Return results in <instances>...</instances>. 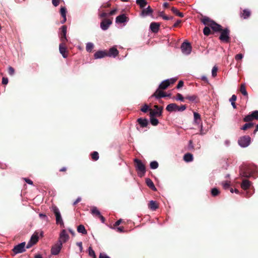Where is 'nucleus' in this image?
Here are the masks:
<instances>
[{"mask_svg": "<svg viewBox=\"0 0 258 258\" xmlns=\"http://www.w3.org/2000/svg\"><path fill=\"white\" fill-rule=\"evenodd\" d=\"M201 21L205 25L210 27L214 32H219L221 33L219 39L224 42L228 43L230 41L229 37L230 30L228 28L222 29V26L216 23L210 18L202 15Z\"/></svg>", "mask_w": 258, "mask_h": 258, "instance_id": "nucleus-1", "label": "nucleus"}, {"mask_svg": "<svg viewBox=\"0 0 258 258\" xmlns=\"http://www.w3.org/2000/svg\"><path fill=\"white\" fill-rule=\"evenodd\" d=\"M135 167L137 171L138 172V175L142 177L144 175L146 172V167L145 165L143 163L141 160L135 158L134 159Z\"/></svg>", "mask_w": 258, "mask_h": 258, "instance_id": "nucleus-2", "label": "nucleus"}, {"mask_svg": "<svg viewBox=\"0 0 258 258\" xmlns=\"http://www.w3.org/2000/svg\"><path fill=\"white\" fill-rule=\"evenodd\" d=\"M50 209L51 211L54 213L55 216L56 224L64 226L62 218L58 208L55 205H53Z\"/></svg>", "mask_w": 258, "mask_h": 258, "instance_id": "nucleus-3", "label": "nucleus"}, {"mask_svg": "<svg viewBox=\"0 0 258 258\" xmlns=\"http://www.w3.org/2000/svg\"><path fill=\"white\" fill-rule=\"evenodd\" d=\"M251 138L248 136H244L241 137L238 140L239 145L242 147H246L250 143Z\"/></svg>", "mask_w": 258, "mask_h": 258, "instance_id": "nucleus-4", "label": "nucleus"}, {"mask_svg": "<svg viewBox=\"0 0 258 258\" xmlns=\"http://www.w3.org/2000/svg\"><path fill=\"white\" fill-rule=\"evenodd\" d=\"M253 120H258V110L252 111L251 113L246 115L243 118L244 122H250Z\"/></svg>", "mask_w": 258, "mask_h": 258, "instance_id": "nucleus-5", "label": "nucleus"}, {"mask_svg": "<svg viewBox=\"0 0 258 258\" xmlns=\"http://www.w3.org/2000/svg\"><path fill=\"white\" fill-rule=\"evenodd\" d=\"M180 48L182 53L186 55L190 54L191 51V46L189 42H187L182 43Z\"/></svg>", "mask_w": 258, "mask_h": 258, "instance_id": "nucleus-6", "label": "nucleus"}, {"mask_svg": "<svg viewBox=\"0 0 258 258\" xmlns=\"http://www.w3.org/2000/svg\"><path fill=\"white\" fill-rule=\"evenodd\" d=\"M25 242H22L16 246L13 249V251L15 254L22 253L25 251Z\"/></svg>", "mask_w": 258, "mask_h": 258, "instance_id": "nucleus-7", "label": "nucleus"}, {"mask_svg": "<svg viewBox=\"0 0 258 258\" xmlns=\"http://www.w3.org/2000/svg\"><path fill=\"white\" fill-rule=\"evenodd\" d=\"M62 246V243L60 242H57L54 245L52 246L51 249V253L52 255L58 254Z\"/></svg>", "mask_w": 258, "mask_h": 258, "instance_id": "nucleus-8", "label": "nucleus"}, {"mask_svg": "<svg viewBox=\"0 0 258 258\" xmlns=\"http://www.w3.org/2000/svg\"><path fill=\"white\" fill-rule=\"evenodd\" d=\"M69 238V235L67 234V231L66 230H62L60 234L59 237V240L58 242H60L61 243H65L66 242Z\"/></svg>", "mask_w": 258, "mask_h": 258, "instance_id": "nucleus-9", "label": "nucleus"}, {"mask_svg": "<svg viewBox=\"0 0 258 258\" xmlns=\"http://www.w3.org/2000/svg\"><path fill=\"white\" fill-rule=\"evenodd\" d=\"M66 43V42H61L59 45V52L62 54L64 58H67L68 57V51L67 50Z\"/></svg>", "mask_w": 258, "mask_h": 258, "instance_id": "nucleus-10", "label": "nucleus"}, {"mask_svg": "<svg viewBox=\"0 0 258 258\" xmlns=\"http://www.w3.org/2000/svg\"><path fill=\"white\" fill-rule=\"evenodd\" d=\"M67 27L66 25H63L61 27V33L60 39L62 42H67L68 41V39L67 38Z\"/></svg>", "mask_w": 258, "mask_h": 258, "instance_id": "nucleus-11", "label": "nucleus"}, {"mask_svg": "<svg viewBox=\"0 0 258 258\" xmlns=\"http://www.w3.org/2000/svg\"><path fill=\"white\" fill-rule=\"evenodd\" d=\"M240 175L241 177H249L252 176V173L249 171L247 167H241L240 170Z\"/></svg>", "mask_w": 258, "mask_h": 258, "instance_id": "nucleus-12", "label": "nucleus"}, {"mask_svg": "<svg viewBox=\"0 0 258 258\" xmlns=\"http://www.w3.org/2000/svg\"><path fill=\"white\" fill-rule=\"evenodd\" d=\"M118 53L119 51L115 46L110 48L108 51L107 50V55L109 57H115L118 55Z\"/></svg>", "mask_w": 258, "mask_h": 258, "instance_id": "nucleus-13", "label": "nucleus"}, {"mask_svg": "<svg viewBox=\"0 0 258 258\" xmlns=\"http://www.w3.org/2000/svg\"><path fill=\"white\" fill-rule=\"evenodd\" d=\"M112 21L109 19H103L100 23V27L103 30H106L111 24Z\"/></svg>", "mask_w": 258, "mask_h": 258, "instance_id": "nucleus-14", "label": "nucleus"}, {"mask_svg": "<svg viewBox=\"0 0 258 258\" xmlns=\"http://www.w3.org/2000/svg\"><path fill=\"white\" fill-rule=\"evenodd\" d=\"M106 56H107V50L98 51L94 54L95 59L101 58Z\"/></svg>", "mask_w": 258, "mask_h": 258, "instance_id": "nucleus-15", "label": "nucleus"}, {"mask_svg": "<svg viewBox=\"0 0 258 258\" xmlns=\"http://www.w3.org/2000/svg\"><path fill=\"white\" fill-rule=\"evenodd\" d=\"M163 107H161L159 110H155L150 109V117H160L162 115Z\"/></svg>", "mask_w": 258, "mask_h": 258, "instance_id": "nucleus-16", "label": "nucleus"}, {"mask_svg": "<svg viewBox=\"0 0 258 258\" xmlns=\"http://www.w3.org/2000/svg\"><path fill=\"white\" fill-rule=\"evenodd\" d=\"M153 13V10L150 6H148L146 9H143L140 15L142 17H145L146 16L150 15Z\"/></svg>", "mask_w": 258, "mask_h": 258, "instance_id": "nucleus-17", "label": "nucleus"}, {"mask_svg": "<svg viewBox=\"0 0 258 258\" xmlns=\"http://www.w3.org/2000/svg\"><path fill=\"white\" fill-rule=\"evenodd\" d=\"M159 23L156 22H152L150 24V28L153 33H157L159 31Z\"/></svg>", "mask_w": 258, "mask_h": 258, "instance_id": "nucleus-18", "label": "nucleus"}, {"mask_svg": "<svg viewBox=\"0 0 258 258\" xmlns=\"http://www.w3.org/2000/svg\"><path fill=\"white\" fill-rule=\"evenodd\" d=\"M137 122L141 127H146L149 124L148 120L146 118H139L137 119Z\"/></svg>", "mask_w": 258, "mask_h": 258, "instance_id": "nucleus-19", "label": "nucleus"}, {"mask_svg": "<svg viewBox=\"0 0 258 258\" xmlns=\"http://www.w3.org/2000/svg\"><path fill=\"white\" fill-rule=\"evenodd\" d=\"M148 208L152 211H156L159 208V205L156 201H151L148 204Z\"/></svg>", "mask_w": 258, "mask_h": 258, "instance_id": "nucleus-20", "label": "nucleus"}, {"mask_svg": "<svg viewBox=\"0 0 258 258\" xmlns=\"http://www.w3.org/2000/svg\"><path fill=\"white\" fill-rule=\"evenodd\" d=\"M251 185V182L248 180L244 179L242 180V182L241 184V188L244 190L248 189Z\"/></svg>", "mask_w": 258, "mask_h": 258, "instance_id": "nucleus-21", "label": "nucleus"}, {"mask_svg": "<svg viewBox=\"0 0 258 258\" xmlns=\"http://www.w3.org/2000/svg\"><path fill=\"white\" fill-rule=\"evenodd\" d=\"M178 106L175 103H171L168 104L166 108V109L169 112L177 111Z\"/></svg>", "mask_w": 258, "mask_h": 258, "instance_id": "nucleus-22", "label": "nucleus"}, {"mask_svg": "<svg viewBox=\"0 0 258 258\" xmlns=\"http://www.w3.org/2000/svg\"><path fill=\"white\" fill-rule=\"evenodd\" d=\"M127 17L124 14L120 15L116 18V23H122L127 21Z\"/></svg>", "mask_w": 258, "mask_h": 258, "instance_id": "nucleus-23", "label": "nucleus"}, {"mask_svg": "<svg viewBox=\"0 0 258 258\" xmlns=\"http://www.w3.org/2000/svg\"><path fill=\"white\" fill-rule=\"evenodd\" d=\"M251 15V12L248 9H244L240 13V17L244 19L248 18Z\"/></svg>", "mask_w": 258, "mask_h": 258, "instance_id": "nucleus-24", "label": "nucleus"}, {"mask_svg": "<svg viewBox=\"0 0 258 258\" xmlns=\"http://www.w3.org/2000/svg\"><path fill=\"white\" fill-rule=\"evenodd\" d=\"M60 13L61 16L63 18V20H62V21H61V23L62 24H63V23H65L67 20V18H66L67 9H66V8L64 7H61L60 8Z\"/></svg>", "mask_w": 258, "mask_h": 258, "instance_id": "nucleus-25", "label": "nucleus"}, {"mask_svg": "<svg viewBox=\"0 0 258 258\" xmlns=\"http://www.w3.org/2000/svg\"><path fill=\"white\" fill-rule=\"evenodd\" d=\"M168 82V80H166L162 82L159 86V89L161 90L166 89L169 86V83Z\"/></svg>", "mask_w": 258, "mask_h": 258, "instance_id": "nucleus-26", "label": "nucleus"}, {"mask_svg": "<svg viewBox=\"0 0 258 258\" xmlns=\"http://www.w3.org/2000/svg\"><path fill=\"white\" fill-rule=\"evenodd\" d=\"M185 99H188L190 102L197 103L199 101V98L196 95L192 96L187 95L185 97Z\"/></svg>", "mask_w": 258, "mask_h": 258, "instance_id": "nucleus-27", "label": "nucleus"}, {"mask_svg": "<svg viewBox=\"0 0 258 258\" xmlns=\"http://www.w3.org/2000/svg\"><path fill=\"white\" fill-rule=\"evenodd\" d=\"M163 92L161 89L158 88L151 97H155L157 99H160L161 98Z\"/></svg>", "mask_w": 258, "mask_h": 258, "instance_id": "nucleus-28", "label": "nucleus"}, {"mask_svg": "<svg viewBox=\"0 0 258 258\" xmlns=\"http://www.w3.org/2000/svg\"><path fill=\"white\" fill-rule=\"evenodd\" d=\"M183 159L187 162L192 161L194 160L193 156L191 154L187 153L184 155Z\"/></svg>", "mask_w": 258, "mask_h": 258, "instance_id": "nucleus-29", "label": "nucleus"}, {"mask_svg": "<svg viewBox=\"0 0 258 258\" xmlns=\"http://www.w3.org/2000/svg\"><path fill=\"white\" fill-rule=\"evenodd\" d=\"M136 3L140 6V8L142 9L147 5V2L146 0H137Z\"/></svg>", "mask_w": 258, "mask_h": 258, "instance_id": "nucleus-30", "label": "nucleus"}, {"mask_svg": "<svg viewBox=\"0 0 258 258\" xmlns=\"http://www.w3.org/2000/svg\"><path fill=\"white\" fill-rule=\"evenodd\" d=\"M77 231L79 233L83 234H87V231L83 225H80L77 227Z\"/></svg>", "mask_w": 258, "mask_h": 258, "instance_id": "nucleus-31", "label": "nucleus"}, {"mask_svg": "<svg viewBox=\"0 0 258 258\" xmlns=\"http://www.w3.org/2000/svg\"><path fill=\"white\" fill-rule=\"evenodd\" d=\"M146 184L152 189H153L154 190H156V188L154 185V184L151 179H150L149 178L146 179Z\"/></svg>", "mask_w": 258, "mask_h": 258, "instance_id": "nucleus-32", "label": "nucleus"}, {"mask_svg": "<svg viewBox=\"0 0 258 258\" xmlns=\"http://www.w3.org/2000/svg\"><path fill=\"white\" fill-rule=\"evenodd\" d=\"M91 214L96 217H98L99 216H100V212L97 209V207H93L91 210Z\"/></svg>", "mask_w": 258, "mask_h": 258, "instance_id": "nucleus-33", "label": "nucleus"}, {"mask_svg": "<svg viewBox=\"0 0 258 258\" xmlns=\"http://www.w3.org/2000/svg\"><path fill=\"white\" fill-rule=\"evenodd\" d=\"M171 10L174 14H175L177 16L181 18L183 17V14L182 13L180 12L176 8L172 7Z\"/></svg>", "mask_w": 258, "mask_h": 258, "instance_id": "nucleus-34", "label": "nucleus"}, {"mask_svg": "<svg viewBox=\"0 0 258 258\" xmlns=\"http://www.w3.org/2000/svg\"><path fill=\"white\" fill-rule=\"evenodd\" d=\"M30 241L32 244H36L38 241V236L37 233H34L33 234Z\"/></svg>", "mask_w": 258, "mask_h": 258, "instance_id": "nucleus-35", "label": "nucleus"}, {"mask_svg": "<svg viewBox=\"0 0 258 258\" xmlns=\"http://www.w3.org/2000/svg\"><path fill=\"white\" fill-rule=\"evenodd\" d=\"M254 125V123L251 122L246 123L244 124V125L241 128V130L243 131H246L248 128L252 127Z\"/></svg>", "mask_w": 258, "mask_h": 258, "instance_id": "nucleus-36", "label": "nucleus"}, {"mask_svg": "<svg viewBox=\"0 0 258 258\" xmlns=\"http://www.w3.org/2000/svg\"><path fill=\"white\" fill-rule=\"evenodd\" d=\"M204 29H203V33L206 36H209L211 34V30L210 29V26L207 25Z\"/></svg>", "mask_w": 258, "mask_h": 258, "instance_id": "nucleus-37", "label": "nucleus"}, {"mask_svg": "<svg viewBox=\"0 0 258 258\" xmlns=\"http://www.w3.org/2000/svg\"><path fill=\"white\" fill-rule=\"evenodd\" d=\"M240 91L244 96H248V94L246 90V88H245V86L244 84L241 85Z\"/></svg>", "mask_w": 258, "mask_h": 258, "instance_id": "nucleus-38", "label": "nucleus"}, {"mask_svg": "<svg viewBox=\"0 0 258 258\" xmlns=\"http://www.w3.org/2000/svg\"><path fill=\"white\" fill-rule=\"evenodd\" d=\"M236 99H237L236 96L235 95H233L229 100L231 103V105H232V106L234 108H236V107L235 103V101H236Z\"/></svg>", "mask_w": 258, "mask_h": 258, "instance_id": "nucleus-39", "label": "nucleus"}, {"mask_svg": "<svg viewBox=\"0 0 258 258\" xmlns=\"http://www.w3.org/2000/svg\"><path fill=\"white\" fill-rule=\"evenodd\" d=\"M91 155L92 160L94 161H97L99 159V154L96 151L92 153Z\"/></svg>", "mask_w": 258, "mask_h": 258, "instance_id": "nucleus-40", "label": "nucleus"}, {"mask_svg": "<svg viewBox=\"0 0 258 258\" xmlns=\"http://www.w3.org/2000/svg\"><path fill=\"white\" fill-rule=\"evenodd\" d=\"M89 255L92 257L93 258H96L95 251L93 250L91 246H90L88 248Z\"/></svg>", "mask_w": 258, "mask_h": 258, "instance_id": "nucleus-41", "label": "nucleus"}, {"mask_svg": "<svg viewBox=\"0 0 258 258\" xmlns=\"http://www.w3.org/2000/svg\"><path fill=\"white\" fill-rule=\"evenodd\" d=\"M150 122H151V123L154 126H156L159 123L158 120L157 118H156L155 117H153V116L150 117Z\"/></svg>", "mask_w": 258, "mask_h": 258, "instance_id": "nucleus-42", "label": "nucleus"}, {"mask_svg": "<svg viewBox=\"0 0 258 258\" xmlns=\"http://www.w3.org/2000/svg\"><path fill=\"white\" fill-rule=\"evenodd\" d=\"M194 119H195V121L197 123H199L201 121L200 115L197 112H194Z\"/></svg>", "mask_w": 258, "mask_h": 258, "instance_id": "nucleus-43", "label": "nucleus"}, {"mask_svg": "<svg viewBox=\"0 0 258 258\" xmlns=\"http://www.w3.org/2000/svg\"><path fill=\"white\" fill-rule=\"evenodd\" d=\"M220 193L219 190L217 188H213L211 189V194L212 196L216 197Z\"/></svg>", "mask_w": 258, "mask_h": 258, "instance_id": "nucleus-44", "label": "nucleus"}, {"mask_svg": "<svg viewBox=\"0 0 258 258\" xmlns=\"http://www.w3.org/2000/svg\"><path fill=\"white\" fill-rule=\"evenodd\" d=\"M94 47V45L92 43L89 42L86 45V50L88 52H91Z\"/></svg>", "mask_w": 258, "mask_h": 258, "instance_id": "nucleus-45", "label": "nucleus"}, {"mask_svg": "<svg viewBox=\"0 0 258 258\" xmlns=\"http://www.w3.org/2000/svg\"><path fill=\"white\" fill-rule=\"evenodd\" d=\"M158 167V163L157 161H152L150 163V167L153 169H155Z\"/></svg>", "mask_w": 258, "mask_h": 258, "instance_id": "nucleus-46", "label": "nucleus"}, {"mask_svg": "<svg viewBox=\"0 0 258 258\" xmlns=\"http://www.w3.org/2000/svg\"><path fill=\"white\" fill-rule=\"evenodd\" d=\"M218 71V68L216 66H214L212 70V75L213 77H215L217 76V72Z\"/></svg>", "mask_w": 258, "mask_h": 258, "instance_id": "nucleus-47", "label": "nucleus"}, {"mask_svg": "<svg viewBox=\"0 0 258 258\" xmlns=\"http://www.w3.org/2000/svg\"><path fill=\"white\" fill-rule=\"evenodd\" d=\"M150 109H149V106L147 104H145L141 109V110L143 112H147L148 111V110H149Z\"/></svg>", "mask_w": 258, "mask_h": 258, "instance_id": "nucleus-48", "label": "nucleus"}, {"mask_svg": "<svg viewBox=\"0 0 258 258\" xmlns=\"http://www.w3.org/2000/svg\"><path fill=\"white\" fill-rule=\"evenodd\" d=\"M14 73H15L14 69L11 66L9 67V68H8L9 74L11 76H13L14 74Z\"/></svg>", "mask_w": 258, "mask_h": 258, "instance_id": "nucleus-49", "label": "nucleus"}, {"mask_svg": "<svg viewBox=\"0 0 258 258\" xmlns=\"http://www.w3.org/2000/svg\"><path fill=\"white\" fill-rule=\"evenodd\" d=\"M159 16L162 17L164 20H168V16L165 15L163 12H161L159 13Z\"/></svg>", "mask_w": 258, "mask_h": 258, "instance_id": "nucleus-50", "label": "nucleus"}, {"mask_svg": "<svg viewBox=\"0 0 258 258\" xmlns=\"http://www.w3.org/2000/svg\"><path fill=\"white\" fill-rule=\"evenodd\" d=\"M223 187L224 189H228L230 186V182L229 181H226L225 182H223L222 183Z\"/></svg>", "mask_w": 258, "mask_h": 258, "instance_id": "nucleus-51", "label": "nucleus"}, {"mask_svg": "<svg viewBox=\"0 0 258 258\" xmlns=\"http://www.w3.org/2000/svg\"><path fill=\"white\" fill-rule=\"evenodd\" d=\"M176 99L177 100H180L181 101H184V98L182 96V95L180 94V93H177V95H176Z\"/></svg>", "mask_w": 258, "mask_h": 258, "instance_id": "nucleus-52", "label": "nucleus"}, {"mask_svg": "<svg viewBox=\"0 0 258 258\" xmlns=\"http://www.w3.org/2000/svg\"><path fill=\"white\" fill-rule=\"evenodd\" d=\"M243 56L242 54L239 53L235 55V58L236 60H241L242 58H243Z\"/></svg>", "mask_w": 258, "mask_h": 258, "instance_id": "nucleus-53", "label": "nucleus"}, {"mask_svg": "<svg viewBox=\"0 0 258 258\" xmlns=\"http://www.w3.org/2000/svg\"><path fill=\"white\" fill-rule=\"evenodd\" d=\"M186 108V106L185 105H182L181 106H178L177 111H184V110H185Z\"/></svg>", "mask_w": 258, "mask_h": 258, "instance_id": "nucleus-54", "label": "nucleus"}, {"mask_svg": "<svg viewBox=\"0 0 258 258\" xmlns=\"http://www.w3.org/2000/svg\"><path fill=\"white\" fill-rule=\"evenodd\" d=\"M60 0H52V3L54 7H57L60 2Z\"/></svg>", "mask_w": 258, "mask_h": 258, "instance_id": "nucleus-55", "label": "nucleus"}, {"mask_svg": "<svg viewBox=\"0 0 258 258\" xmlns=\"http://www.w3.org/2000/svg\"><path fill=\"white\" fill-rule=\"evenodd\" d=\"M183 84H184V83L182 81H179V82L176 86V88L180 89V88L183 87Z\"/></svg>", "mask_w": 258, "mask_h": 258, "instance_id": "nucleus-56", "label": "nucleus"}, {"mask_svg": "<svg viewBox=\"0 0 258 258\" xmlns=\"http://www.w3.org/2000/svg\"><path fill=\"white\" fill-rule=\"evenodd\" d=\"M167 80H168V82L169 83V85L170 84H174L177 80L176 78H171L170 79H167Z\"/></svg>", "mask_w": 258, "mask_h": 258, "instance_id": "nucleus-57", "label": "nucleus"}, {"mask_svg": "<svg viewBox=\"0 0 258 258\" xmlns=\"http://www.w3.org/2000/svg\"><path fill=\"white\" fill-rule=\"evenodd\" d=\"M8 79L7 78L3 77L2 79V84L3 85H7L8 83Z\"/></svg>", "mask_w": 258, "mask_h": 258, "instance_id": "nucleus-58", "label": "nucleus"}, {"mask_svg": "<svg viewBox=\"0 0 258 258\" xmlns=\"http://www.w3.org/2000/svg\"><path fill=\"white\" fill-rule=\"evenodd\" d=\"M99 258H110V257L104 253H100Z\"/></svg>", "mask_w": 258, "mask_h": 258, "instance_id": "nucleus-59", "label": "nucleus"}, {"mask_svg": "<svg viewBox=\"0 0 258 258\" xmlns=\"http://www.w3.org/2000/svg\"><path fill=\"white\" fill-rule=\"evenodd\" d=\"M77 245L79 246L80 248V252H82L83 251V246H82V242H79L77 243Z\"/></svg>", "mask_w": 258, "mask_h": 258, "instance_id": "nucleus-60", "label": "nucleus"}, {"mask_svg": "<svg viewBox=\"0 0 258 258\" xmlns=\"http://www.w3.org/2000/svg\"><path fill=\"white\" fill-rule=\"evenodd\" d=\"M181 23V21L180 20H178L173 25L174 27H177L179 25V24Z\"/></svg>", "mask_w": 258, "mask_h": 258, "instance_id": "nucleus-61", "label": "nucleus"}, {"mask_svg": "<svg viewBox=\"0 0 258 258\" xmlns=\"http://www.w3.org/2000/svg\"><path fill=\"white\" fill-rule=\"evenodd\" d=\"M111 6V4L109 3H107L106 4H104L102 5L101 8H109Z\"/></svg>", "mask_w": 258, "mask_h": 258, "instance_id": "nucleus-62", "label": "nucleus"}, {"mask_svg": "<svg viewBox=\"0 0 258 258\" xmlns=\"http://www.w3.org/2000/svg\"><path fill=\"white\" fill-rule=\"evenodd\" d=\"M24 180L27 183L29 184L32 185L33 184V181L30 179L25 178Z\"/></svg>", "mask_w": 258, "mask_h": 258, "instance_id": "nucleus-63", "label": "nucleus"}, {"mask_svg": "<svg viewBox=\"0 0 258 258\" xmlns=\"http://www.w3.org/2000/svg\"><path fill=\"white\" fill-rule=\"evenodd\" d=\"M122 222V220L121 219H119L118 220H117L115 223V224H114V227H117L118 226V225H119L121 223V222Z\"/></svg>", "mask_w": 258, "mask_h": 258, "instance_id": "nucleus-64", "label": "nucleus"}]
</instances>
